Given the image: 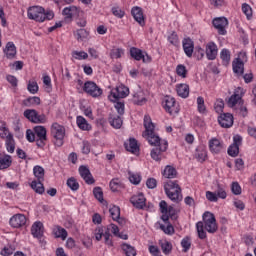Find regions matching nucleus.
<instances>
[{
	"instance_id": "nucleus-52",
	"label": "nucleus",
	"mask_w": 256,
	"mask_h": 256,
	"mask_svg": "<svg viewBox=\"0 0 256 256\" xmlns=\"http://www.w3.org/2000/svg\"><path fill=\"white\" fill-rule=\"evenodd\" d=\"M228 155H230V157H237L239 155V146L232 144L228 148Z\"/></svg>"
},
{
	"instance_id": "nucleus-24",
	"label": "nucleus",
	"mask_w": 256,
	"mask_h": 256,
	"mask_svg": "<svg viewBox=\"0 0 256 256\" xmlns=\"http://www.w3.org/2000/svg\"><path fill=\"white\" fill-rule=\"evenodd\" d=\"M209 149L211 153H221L223 151V142H220L217 138H212L209 141Z\"/></svg>"
},
{
	"instance_id": "nucleus-21",
	"label": "nucleus",
	"mask_w": 256,
	"mask_h": 256,
	"mask_svg": "<svg viewBox=\"0 0 256 256\" xmlns=\"http://www.w3.org/2000/svg\"><path fill=\"white\" fill-rule=\"evenodd\" d=\"M241 55L245 57V54H240L239 57L232 62L233 71L236 75H243V71L245 70V64L243 60H241Z\"/></svg>"
},
{
	"instance_id": "nucleus-6",
	"label": "nucleus",
	"mask_w": 256,
	"mask_h": 256,
	"mask_svg": "<svg viewBox=\"0 0 256 256\" xmlns=\"http://www.w3.org/2000/svg\"><path fill=\"white\" fill-rule=\"evenodd\" d=\"M164 191L168 198L174 203H181L183 201V194L179 180H168L164 182Z\"/></svg>"
},
{
	"instance_id": "nucleus-30",
	"label": "nucleus",
	"mask_w": 256,
	"mask_h": 256,
	"mask_svg": "<svg viewBox=\"0 0 256 256\" xmlns=\"http://www.w3.org/2000/svg\"><path fill=\"white\" fill-rule=\"evenodd\" d=\"M53 235L56 237V239H62V241H65L67 239V230L61 226H55L53 228Z\"/></svg>"
},
{
	"instance_id": "nucleus-39",
	"label": "nucleus",
	"mask_w": 256,
	"mask_h": 256,
	"mask_svg": "<svg viewBox=\"0 0 256 256\" xmlns=\"http://www.w3.org/2000/svg\"><path fill=\"white\" fill-rule=\"evenodd\" d=\"M6 149L8 153H15V139L12 134H8L6 139Z\"/></svg>"
},
{
	"instance_id": "nucleus-58",
	"label": "nucleus",
	"mask_w": 256,
	"mask_h": 256,
	"mask_svg": "<svg viewBox=\"0 0 256 256\" xmlns=\"http://www.w3.org/2000/svg\"><path fill=\"white\" fill-rule=\"evenodd\" d=\"M95 239L96 241H101L103 239L105 232L103 231V228L97 227L94 231Z\"/></svg>"
},
{
	"instance_id": "nucleus-29",
	"label": "nucleus",
	"mask_w": 256,
	"mask_h": 256,
	"mask_svg": "<svg viewBox=\"0 0 256 256\" xmlns=\"http://www.w3.org/2000/svg\"><path fill=\"white\" fill-rule=\"evenodd\" d=\"M4 53H6L7 59H13L17 55V48L15 47V44L13 42H8Z\"/></svg>"
},
{
	"instance_id": "nucleus-8",
	"label": "nucleus",
	"mask_w": 256,
	"mask_h": 256,
	"mask_svg": "<svg viewBox=\"0 0 256 256\" xmlns=\"http://www.w3.org/2000/svg\"><path fill=\"white\" fill-rule=\"evenodd\" d=\"M33 173L37 180L32 181L31 188L35 191V193L43 195L45 193V186H43V181H45V169H43L41 166H35Z\"/></svg>"
},
{
	"instance_id": "nucleus-23",
	"label": "nucleus",
	"mask_w": 256,
	"mask_h": 256,
	"mask_svg": "<svg viewBox=\"0 0 256 256\" xmlns=\"http://www.w3.org/2000/svg\"><path fill=\"white\" fill-rule=\"evenodd\" d=\"M182 45H183V50L187 55V57H193V51L195 49V44L193 40H191V38H185L182 41Z\"/></svg>"
},
{
	"instance_id": "nucleus-15",
	"label": "nucleus",
	"mask_w": 256,
	"mask_h": 256,
	"mask_svg": "<svg viewBox=\"0 0 256 256\" xmlns=\"http://www.w3.org/2000/svg\"><path fill=\"white\" fill-rule=\"evenodd\" d=\"M205 53L208 61H215L217 59V53H219V48L215 42H208L205 47Z\"/></svg>"
},
{
	"instance_id": "nucleus-33",
	"label": "nucleus",
	"mask_w": 256,
	"mask_h": 256,
	"mask_svg": "<svg viewBox=\"0 0 256 256\" xmlns=\"http://www.w3.org/2000/svg\"><path fill=\"white\" fill-rule=\"evenodd\" d=\"M76 123L82 131H91V124L87 123V120L83 116H77Z\"/></svg>"
},
{
	"instance_id": "nucleus-38",
	"label": "nucleus",
	"mask_w": 256,
	"mask_h": 256,
	"mask_svg": "<svg viewBox=\"0 0 256 256\" xmlns=\"http://www.w3.org/2000/svg\"><path fill=\"white\" fill-rule=\"evenodd\" d=\"M130 55L133 59H135V61H141L144 59L143 51L139 48L132 47L130 49Z\"/></svg>"
},
{
	"instance_id": "nucleus-61",
	"label": "nucleus",
	"mask_w": 256,
	"mask_h": 256,
	"mask_svg": "<svg viewBox=\"0 0 256 256\" xmlns=\"http://www.w3.org/2000/svg\"><path fill=\"white\" fill-rule=\"evenodd\" d=\"M115 109L117 110L119 115H124V113H125V103L116 102Z\"/></svg>"
},
{
	"instance_id": "nucleus-16",
	"label": "nucleus",
	"mask_w": 256,
	"mask_h": 256,
	"mask_svg": "<svg viewBox=\"0 0 256 256\" xmlns=\"http://www.w3.org/2000/svg\"><path fill=\"white\" fill-rule=\"evenodd\" d=\"M27 224V217L23 214H15L10 219L11 227L14 229H19V227H24Z\"/></svg>"
},
{
	"instance_id": "nucleus-10",
	"label": "nucleus",
	"mask_w": 256,
	"mask_h": 256,
	"mask_svg": "<svg viewBox=\"0 0 256 256\" xmlns=\"http://www.w3.org/2000/svg\"><path fill=\"white\" fill-rule=\"evenodd\" d=\"M83 91L94 99H97V97H101V95H103V89H101V87H99V85L93 81H87L84 83Z\"/></svg>"
},
{
	"instance_id": "nucleus-14",
	"label": "nucleus",
	"mask_w": 256,
	"mask_h": 256,
	"mask_svg": "<svg viewBox=\"0 0 256 256\" xmlns=\"http://www.w3.org/2000/svg\"><path fill=\"white\" fill-rule=\"evenodd\" d=\"M212 23L215 29H217L219 35H227V30L225 29L229 25V21L227 20V18H215Z\"/></svg>"
},
{
	"instance_id": "nucleus-11",
	"label": "nucleus",
	"mask_w": 256,
	"mask_h": 256,
	"mask_svg": "<svg viewBox=\"0 0 256 256\" xmlns=\"http://www.w3.org/2000/svg\"><path fill=\"white\" fill-rule=\"evenodd\" d=\"M128 95H129V88H127L125 85H120L111 90L108 98L113 103H117L119 99H125V97H127Z\"/></svg>"
},
{
	"instance_id": "nucleus-44",
	"label": "nucleus",
	"mask_w": 256,
	"mask_h": 256,
	"mask_svg": "<svg viewBox=\"0 0 256 256\" xmlns=\"http://www.w3.org/2000/svg\"><path fill=\"white\" fill-rule=\"evenodd\" d=\"M181 247L183 248V253H187L189 249H191V238L189 236H186L182 239Z\"/></svg>"
},
{
	"instance_id": "nucleus-9",
	"label": "nucleus",
	"mask_w": 256,
	"mask_h": 256,
	"mask_svg": "<svg viewBox=\"0 0 256 256\" xmlns=\"http://www.w3.org/2000/svg\"><path fill=\"white\" fill-rule=\"evenodd\" d=\"M51 135L54 137V145L56 147H62L63 139H65V127L59 125V123L52 124Z\"/></svg>"
},
{
	"instance_id": "nucleus-32",
	"label": "nucleus",
	"mask_w": 256,
	"mask_h": 256,
	"mask_svg": "<svg viewBox=\"0 0 256 256\" xmlns=\"http://www.w3.org/2000/svg\"><path fill=\"white\" fill-rule=\"evenodd\" d=\"M220 59L222 61V65L227 67L231 63V51L229 49L224 48L220 52Z\"/></svg>"
},
{
	"instance_id": "nucleus-47",
	"label": "nucleus",
	"mask_w": 256,
	"mask_h": 256,
	"mask_svg": "<svg viewBox=\"0 0 256 256\" xmlns=\"http://www.w3.org/2000/svg\"><path fill=\"white\" fill-rule=\"evenodd\" d=\"M72 57L74 59H77L78 61H81L83 59H88L89 54H87V52H85V51H73Z\"/></svg>"
},
{
	"instance_id": "nucleus-43",
	"label": "nucleus",
	"mask_w": 256,
	"mask_h": 256,
	"mask_svg": "<svg viewBox=\"0 0 256 256\" xmlns=\"http://www.w3.org/2000/svg\"><path fill=\"white\" fill-rule=\"evenodd\" d=\"M109 213L113 219V221H117L121 217V209L119 206H113L109 209Z\"/></svg>"
},
{
	"instance_id": "nucleus-5",
	"label": "nucleus",
	"mask_w": 256,
	"mask_h": 256,
	"mask_svg": "<svg viewBox=\"0 0 256 256\" xmlns=\"http://www.w3.org/2000/svg\"><path fill=\"white\" fill-rule=\"evenodd\" d=\"M243 95H245V90H243L241 87H238L234 91V94L228 99L227 104L228 107L235 109L236 113L242 117H247V106H244Z\"/></svg>"
},
{
	"instance_id": "nucleus-13",
	"label": "nucleus",
	"mask_w": 256,
	"mask_h": 256,
	"mask_svg": "<svg viewBox=\"0 0 256 256\" xmlns=\"http://www.w3.org/2000/svg\"><path fill=\"white\" fill-rule=\"evenodd\" d=\"M163 107L166 113H169V115H177V113H179V111L181 110L179 108V103H177L175 98L171 96L165 97Z\"/></svg>"
},
{
	"instance_id": "nucleus-18",
	"label": "nucleus",
	"mask_w": 256,
	"mask_h": 256,
	"mask_svg": "<svg viewBox=\"0 0 256 256\" xmlns=\"http://www.w3.org/2000/svg\"><path fill=\"white\" fill-rule=\"evenodd\" d=\"M31 233L35 239L41 241L43 239V234L45 233V227L40 221L35 222L31 227Z\"/></svg>"
},
{
	"instance_id": "nucleus-55",
	"label": "nucleus",
	"mask_w": 256,
	"mask_h": 256,
	"mask_svg": "<svg viewBox=\"0 0 256 256\" xmlns=\"http://www.w3.org/2000/svg\"><path fill=\"white\" fill-rule=\"evenodd\" d=\"M206 199H208V201H211V203H217V201H219L217 193L211 191L206 192Z\"/></svg>"
},
{
	"instance_id": "nucleus-25",
	"label": "nucleus",
	"mask_w": 256,
	"mask_h": 256,
	"mask_svg": "<svg viewBox=\"0 0 256 256\" xmlns=\"http://www.w3.org/2000/svg\"><path fill=\"white\" fill-rule=\"evenodd\" d=\"M177 169L171 165H167L162 171V176L165 179H175L177 178Z\"/></svg>"
},
{
	"instance_id": "nucleus-36",
	"label": "nucleus",
	"mask_w": 256,
	"mask_h": 256,
	"mask_svg": "<svg viewBox=\"0 0 256 256\" xmlns=\"http://www.w3.org/2000/svg\"><path fill=\"white\" fill-rule=\"evenodd\" d=\"M121 249L126 256H136L137 255V250H135V247H133L127 243H123L121 245Z\"/></svg>"
},
{
	"instance_id": "nucleus-57",
	"label": "nucleus",
	"mask_w": 256,
	"mask_h": 256,
	"mask_svg": "<svg viewBox=\"0 0 256 256\" xmlns=\"http://www.w3.org/2000/svg\"><path fill=\"white\" fill-rule=\"evenodd\" d=\"M242 12L244 13V15H246L248 19L253 15V10L251 9V6L246 3L242 5Z\"/></svg>"
},
{
	"instance_id": "nucleus-42",
	"label": "nucleus",
	"mask_w": 256,
	"mask_h": 256,
	"mask_svg": "<svg viewBox=\"0 0 256 256\" xmlns=\"http://www.w3.org/2000/svg\"><path fill=\"white\" fill-rule=\"evenodd\" d=\"M187 73L189 72L187 71V67H185V65L179 64L176 67V75H178V77H181L182 79H187Z\"/></svg>"
},
{
	"instance_id": "nucleus-17",
	"label": "nucleus",
	"mask_w": 256,
	"mask_h": 256,
	"mask_svg": "<svg viewBox=\"0 0 256 256\" xmlns=\"http://www.w3.org/2000/svg\"><path fill=\"white\" fill-rule=\"evenodd\" d=\"M219 125H221L224 129H229V127H233V114L231 113H223L218 118Z\"/></svg>"
},
{
	"instance_id": "nucleus-60",
	"label": "nucleus",
	"mask_w": 256,
	"mask_h": 256,
	"mask_svg": "<svg viewBox=\"0 0 256 256\" xmlns=\"http://www.w3.org/2000/svg\"><path fill=\"white\" fill-rule=\"evenodd\" d=\"M106 232L113 233V235H115V237H117V235H119V227L117 225H115V224H110L107 227Z\"/></svg>"
},
{
	"instance_id": "nucleus-62",
	"label": "nucleus",
	"mask_w": 256,
	"mask_h": 256,
	"mask_svg": "<svg viewBox=\"0 0 256 256\" xmlns=\"http://www.w3.org/2000/svg\"><path fill=\"white\" fill-rule=\"evenodd\" d=\"M231 189L234 195H241V186L237 182L232 183Z\"/></svg>"
},
{
	"instance_id": "nucleus-46",
	"label": "nucleus",
	"mask_w": 256,
	"mask_h": 256,
	"mask_svg": "<svg viewBox=\"0 0 256 256\" xmlns=\"http://www.w3.org/2000/svg\"><path fill=\"white\" fill-rule=\"evenodd\" d=\"M75 37L77 41H83L84 39H87V37H89V32L85 29H79L76 31Z\"/></svg>"
},
{
	"instance_id": "nucleus-50",
	"label": "nucleus",
	"mask_w": 256,
	"mask_h": 256,
	"mask_svg": "<svg viewBox=\"0 0 256 256\" xmlns=\"http://www.w3.org/2000/svg\"><path fill=\"white\" fill-rule=\"evenodd\" d=\"M27 89L32 95H35L39 91V85L36 81H29Z\"/></svg>"
},
{
	"instance_id": "nucleus-48",
	"label": "nucleus",
	"mask_w": 256,
	"mask_h": 256,
	"mask_svg": "<svg viewBox=\"0 0 256 256\" xmlns=\"http://www.w3.org/2000/svg\"><path fill=\"white\" fill-rule=\"evenodd\" d=\"M124 51L121 48H113L110 52L111 59H121Z\"/></svg>"
},
{
	"instance_id": "nucleus-4",
	"label": "nucleus",
	"mask_w": 256,
	"mask_h": 256,
	"mask_svg": "<svg viewBox=\"0 0 256 256\" xmlns=\"http://www.w3.org/2000/svg\"><path fill=\"white\" fill-rule=\"evenodd\" d=\"M26 139L29 143H35L39 149L47 145V129L44 126H35L33 130L26 131Z\"/></svg>"
},
{
	"instance_id": "nucleus-53",
	"label": "nucleus",
	"mask_w": 256,
	"mask_h": 256,
	"mask_svg": "<svg viewBox=\"0 0 256 256\" xmlns=\"http://www.w3.org/2000/svg\"><path fill=\"white\" fill-rule=\"evenodd\" d=\"M168 41L171 45H174V47L179 46V36L175 32L168 36Z\"/></svg>"
},
{
	"instance_id": "nucleus-27",
	"label": "nucleus",
	"mask_w": 256,
	"mask_h": 256,
	"mask_svg": "<svg viewBox=\"0 0 256 256\" xmlns=\"http://www.w3.org/2000/svg\"><path fill=\"white\" fill-rule=\"evenodd\" d=\"M12 163L13 159L11 158V156L7 154H0V170L9 169Z\"/></svg>"
},
{
	"instance_id": "nucleus-26",
	"label": "nucleus",
	"mask_w": 256,
	"mask_h": 256,
	"mask_svg": "<svg viewBox=\"0 0 256 256\" xmlns=\"http://www.w3.org/2000/svg\"><path fill=\"white\" fill-rule=\"evenodd\" d=\"M63 15L67 17V19H73V17H79V8L76 6H69L63 9Z\"/></svg>"
},
{
	"instance_id": "nucleus-34",
	"label": "nucleus",
	"mask_w": 256,
	"mask_h": 256,
	"mask_svg": "<svg viewBox=\"0 0 256 256\" xmlns=\"http://www.w3.org/2000/svg\"><path fill=\"white\" fill-rule=\"evenodd\" d=\"M195 157L197 161L204 163V161H207V149H205L203 146H199L196 149Z\"/></svg>"
},
{
	"instance_id": "nucleus-12",
	"label": "nucleus",
	"mask_w": 256,
	"mask_h": 256,
	"mask_svg": "<svg viewBox=\"0 0 256 256\" xmlns=\"http://www.w3.org/2000/svg\"><path fill=\"white\" fill-rule=\"evenodd\" d=\"M23 115L31 123L43 124L47 121V116L45 114H39L35 109H27Z\"/></svg>"
},
{
	"instance_id": "nucleus-54",
	"label": "nucleus",
	"mask_w": 256,
	"mask_h": 256,
	"mask_svg": "<svg viewBox=\"0 0 256 256\" xmlns=\"http://www.w3.org/2000/svg\"><path fill=\"white\" fill-rule=\"evenodd\" d=\"M112 14L115 17H118V19H123V17H125V11L121 10L119 7H113Z\"/></svg>"
},
{
	"instance_id": "nucleus-22",
	"label": "nucleus",
	"mask_w": 256,
	"mask_h": 256,
	"mask_svg": "<svg viewBox=\"0 0 256 256\" xmlns=\"http://www.w3.org/2000/svg\"><path fill=\"white\" fill-rule=\"evenodd\" d=\"M131 13L135 21H137L141 27L145 26V16H143V9H141V7H133Z\"/></svg>"
},
{
	"instance_id": "nucleus-28",
	"label": "nucleus",
	"mask_w": 256,
	"mask_h": 256,
	"mask_svg": "<svg viewBox=\"0 0 256 256\" xmlns=\"http://www.w3.org/2000/svg\"><path fill=\"white\" fill-rule=\"evenodd\" d=\"M176 92L179 97H182V99H187V97H189V85L187 84L176 85Z\"/></svg>"
},
{
	"instance_id": "nucleus-1",
	"label": "nucleus",
	"mask_w": 256,
	"mask_h": 256,
	"mask_svg": "<svg viewBox=\"0 0 256 256\" xmlns=\"http://www.w3.org/2000/svg\"><path fill=\"white\" fill-rule=\"evenodd\" d=\"M144 127L145 131L142 133V136L148 141L149 145L154 147L151 150V158L154 161H161L165 157L164 153L167 151L169 144L155 133V124H153L149 115L144 116Z\"/></svg>"
},
{
	"instance_id": "nucleus-35",
	"label": "nucleus",
	"mask_w": 256,
	"mask_h": 256,
	"mask_svg": "<svg viewBox=\"0 0 256 256\" xmlns=\"http://www.w3.org/2000/svg\"><path fill=\"white\" fill-rule=\"evenodd\" d=\"M22 103L24 107H35V105H41V98L37 96L28 97Z\"/></svg>"
},
{
	"instance_id": "nucleus-51",
	"label": "nucleus",
	"mask_w": 256,
	"mask_h": 256,
	"mask_svg": "<svg viewBox=\"0 0 256 256\" xmlns=\"http://www.w3.org/2000/svg\"><path fill=\"white\" fill-rule=\"evenodd\" d=\"M224 107H225V102H223L222 99L216 100V102L214 104V109H215L216 113H223Z\"/></svg>"
},
{
	"instance_id": "nucleus-41",
	"label": "nucleus",
	"mask_w": 256,
	"mask_h": 256,
	"mask_svg": "<svg viewBox=\"0 0 256 256\" xmlns=\"http://www.w3.org/2000/svg\"><path fill=\"white\" fill-rule=\"evenodd\" d=\"M161 249L164 253V255H169L173 249V245H171V242L164 240L160 242Z\"/></svg>"
},
{
	"instance_id": "nucleus-59",
	"label": "nucleus",
	"mask_w": 256,
	"mask_h": 256,
	"mask_svg": "<svg viewBox=\"0 0 256 256\" xmlns=\"http://www.w3.org/2000/svg\"><path fill=\"white\" fill-rule=\"evenodd\" d=\"M129 181L134 185H139L141 183V176L139 174H130Z\"/></svg>"
},
{
	"instance_id": "nucleus-37",
	"label": "nucleus",
	"mask_w": 256,
	"mask_h": 256,
	"mask_svg": "<svg viewBox=\"0 0 256 256\" xmlns=\"http://www.w3.org/2000/svg\"><path fill=\"white\" fill-rule=\"evenodd\" d=\"M125 147L130 153H138L139 145L137 144V140L135 138H130L129 143L125 144Z\"/></svg>"
},
{
	"instance_id": "nucleus-20",
	"label": "nucleus",
	"mask_w": 256,
	"mask_h": 256,
	"mask_svg": "<svg viewBox=\"0 0 256 256\" xmlns=\"http://www.w3.org/2000/svg\"><path fill=\"white\" fill-rule=\"evenodd\" d=\"M79 173L82 179H84L85 183H87L88 185H93V183H95V179H93L91 171H89V168H87L86 166H80Z\"/></svg>"
},
{
	"instance_id": "nucleus-56",
	"label": "nucleus",
	"mask_w": 256,
	"mask_h": 256,
	"mask_svg": "<svg viewBox=\"0 0 256 256\" xmlns=\"http://www.w3.org/2000/svg\"><path fill=\"white\" fill-rule=\"evenodd\" d=\"M93 193L94 197L98 199L100 203L103 202V190L101 189V187H95Z\"/></svg>"
},
{
	"instance_id": "nucleus-2",
	"label": "nucleus",
	"mask_w": 256,
	"mask_h": 256,
	"mask_svg": "<svg viewBox=\"0 0 256 256\" xmlns=\"http://www.w3.org/2000/svg\"><path fill=\"white\" fill-rule=\"evenodd\" d=\"M160 212L162 213L161 219L166 223L165 225L158 223L160 225L161 231H163L166 235H173L175 233V228L171 223H169V219L172 221H177V210L173 206H169L165 200L160 201L159 203Z\"/></svg>"
},
{
	"instance_id": "nucleus-31",
	"label": "nucleus",
	"mask_w": 256,
	"mask_h": 256,
	"mask_svg": "<svg viewBox=\"0 0 256 256\" xmlns=\"http://www.w3.org/2000/svg\"><path fill=\"white\" fill-rule=\"evenodd\" d=\"M108 121L114 129H121L123 125V120L121 119V116L113 115L111 114L108 118Z\"/></svg>"
},
{
	"instance_id": "nucleus-3",
	"label": "nucleus",
	"mask_w": 256,
	"mask_h": 256,
	"mask_svg": "<svg viewBox=\"0 0 256 256\" xmlns=\"http://www.w3.org/2000/svg\"><path fill=\"white\" fill-rule=\"evenodd\" d=\"M196 229L199 239H207V233H217L219 226L217 225L215 215L211 212H205L203 214V221L196 223Z\"/></svg>"
},
{
	"instance_id": "nucleus-45",
	"label": "nucleus",
	"mask_w": 256,
	"mask_h": 256,
	"mask_svg": "<svg viewBox=\"0 0 256 256\" xmlns=\"http://www.w3.org/2000/svg\"><path fill=\"white\" fill-rule=\"evenodd\" d=\"M197 109L202 114L207 113V107L205 106V99L202 96L197 98Z\"/></svg>"
},
{
	"instance_id": "nucleus-40",
	"label": "nucleus",
	"mask_w": 256,
	"mask_h": 256,
	"mask_svg": "<svg viewBox=\"0 0 256 256\" xmlns=\"http://www.w3.org/2000/svg\"><path fill=\"white\" fill-rule=\"evenodd\" d=\"M110 189L111 191H121L123 189V183L118 178H114L110 181Z\"/></svg>"
},
{
	"instance_id": "nucleus-63",
	"label": "nucleus",
	"mask_w": 256,
	"mask_h": 256,
	"mask_svg": "<svg viewBox=\"0 0 256 256\" xmlns=\"http://www.w3.org/2000/svg\"><path fill=\"white\" fill-rule=\"evenodd\" d=\"M104 239H105V244L108 245V247H113V240L111 239V233L105 231Z\"/></svg>"
},
{
	"instance_id": "nucleus-19",
	"label": "nucleus",
	"mask_w": 256,
	"mask_h": 256,
	"mask_svg": "<svg viewBox=\"0 0 256 256\" xmlns=\"http://www.w3.org/2000/svg\"><path fill=\"white\" fill-rule=\"evenodd\" d=\"M146 201L147 199H145V195L143 193L135 194L130 198V202L134 207H136V209H143Z\"/></svg>"
},
{
	"instance_id": "nucleus-49",
	"label": "nucleus",
	"mask_w": 256,
	"mask_h": 256,
	"mask_svg": "<svg viewBox=\"0 0 256 256\" xmlns=\"http://www.w3.org/2000/svg\"><path fill=\"white\" fill-rule=\"evenodd\" d=\"M67 186L70 187L72 191H77L79 189V182L74 177L67 180Z\"/></svg>"
},
{
	"instance_id": "nucleus-64",
	"label": "nucleus",
	"mask_w": 256,
	"mask_h": 256,
	"mask_svg": "<svg viewBox=\"0 0 256 256\" xmlns=\"http://www.w3.org/2000/svg\"><path fill=\"white\" fill-rule=\"evenodd\" d=\"M146 185L148 189H155V187H157V180L155 178H149L146 181Z\"/></svg>"
},
{
	"instance_id": "nucleus-7",
	"label": "nucleus",
	"mask_w": 256,
	"mask_h": 256,
	"mask_svg": "<svg viewBox=\"0 0 256 256\" xmlns=\"http://www.w3.org/2000/svg\"><path fill=\"white\" fill-rule=\"evenodd\" d=\"M55 15L53 11L45 12V8L41 6H31L28 8V18L38 23H43V21H51Z\"/></svg>"
}]
</instances>
